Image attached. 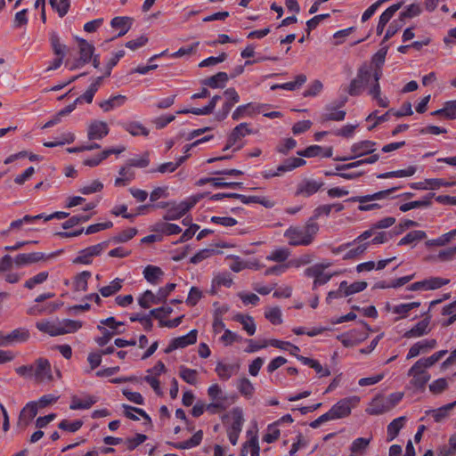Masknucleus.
Here are the masks:
<instances>
[{"label":"nucleus","mask_w":456,"mask_h":456,"mask_svg":"<svg viewBox=\"0 0 456 456\" xmlns=\"http://www.w3.org/2000/svg\"><path fill=\"white\" fill-rule=\"evenodd\" d=\"M407 376L411 378L409 387L420 392H423L426 389V386L431 379V375L428 371V369L419 361H416L409 369Z\"/></svg>","instance_id":"obj_1"},{"label":"nucleus","mask_w":456,"mask_h":456,"mask_svg":"<svg viewBox=\"0 0 456 456\" xmlns=\"http://www.w3.org/2000/svg\"><path fill=\"white\" fill-rule=\"evenodd\" d=\"M376 142L370 140H363L352 144L350 150L352 155L346 157H336V161H347L357 158L372 154L376 151Z\"/></svg>","instance_id":"obj_2"},{"label":"nucleus","mask_w":456,"mask_h":456,"mask_svg":"<svg viewBox=\"0 0 456 456\" xmlns=\"http://www.w3.org/2000/svg\"><path fill=\"white\" fill-rule=\"evenodd\" d=\"M224 96L225 101L224 102L222 108L216 114V119L218 121L224 120L228 117L233 106L240 100V95L234 87H229L224 90Z\"/></svg>","instance_id":"obj_3"},{"label":"nucleus","mask_w":456,"mask_h":456,"mask_svg":"<svg viewBox=\"0 0 456 456\" xmlns=\"http://www.w3.org/2000/svg\"><path fill=\"white\" fill-rule=\"evenodd\" d=\"M232 422L227 429V435L229 441L232 445H235L238 442L240 434L242 430L244 423L243 411L239 407H235L232 410Z\"/></svg>","instance_id":"obj_4"},{"label":"nucleus","mask_w":456,"mask_h":456,"mask_svg":"<svg viewBox=\"0 0 456 456\" xmlns=\"http://www.w3.org/2000/svg\"><path fill=\"white\" fill-rule=\"evenodd\" d=\"M373 234L372 229L367 230L360 234L352 243H357V247L349 249L343 256L344 260H350L363 254L370 245V242H366Z\"/></svg>","instance_id":"obj_5"},{"label":"nucleus","mask_w":456,"mask_h":456,"mask_svg":"<svg viewBox=\"0 0 456 456\" xmlns=\"http://www.w3.org/2000/svg\"><path fill=\"white\" fill-rule=\"evenodd\" d=\"M34 380L37 383L53 380L50 362L46 358H38L34 362Z\"/></svg>","instance_id":"obj_6"},{"label":"nucleus","mask_w":456,"mask_h":456,"mask_svg":"<svg viewBox=\"0 0 456 456\" xmlns=\"http://www.w3.org/2000/svg\"><path fill=\"white\" fill-rule=\"evenodd\" d=\"M29 338V331L25 328H18L10 333L0 332V346H7L13 343L26 342Z\"/></svg>","instance_id":"obj_7"},{"label":"nucleus","mask_w":456,"mask_h":456,"mask_svg":"<svg viewBox=\"0 0 456 456\" xmlns=\"http://www.w3.org/2000/svg\"><path fill=\"white\" fill-rule=\"evenodd\" d=\"M56 253L46 255L43 252H32V253H22L19 254L14 258V265L17 267H21L28 265H32L40 261H45L54 256Z\"/></svg>","instance_id":"obj_8"},{"label":"nucleus","mask_w":456,"mask_h":456,"mask_svg":"<svg viewBox=\"0 0 456 456\" xmlns=\"http://www.w3.org/2000/svg\"><path fill=\"white\" fill-rule=\"evenodd\" d=\"M196 341L197 330H191L188 334L172 339L167 347L165 349V353L169 354L178 348L186 347L190 345L195 344Z\"/></svg>","instance_id":"obj_9"},{"label":"nucleus","mask_w":456,"mask_h":456,"mask_svg":"<svg viewBox=\"0 0 456 456\" xmlns=\"http://www.w3.org/2000/svg\"><path fill=\"white\" fill-rule=\"evenodd\" d=\"M284 237L288 239L290 246H308L309 240L301 227L290 226L284 232Z\"/></svg>","instance_id":"obj_10"},{"label":"nucleus","mask_w":456,"mask_h":456,"mask_svg":"<svg viewBox=\"0 0 456 456\" xmlns=\"http://www.w3.org/2000/svg\"><path fill=\"white\" fill-rule=\"evenodd\" d=\"M437 342L436 339H423L413 344L409 349L406 359L410 360L417 357L421 354H427L430 350L436 348Z\"/></svg>","instance_id":"obj_11"},{"label":"nucleus","mask_w":456,"mask_h":456,"mask_svg":"<svg viewBox=\"0 0 456 456\" xmlns=\"http://www.w3.org/2000/svg\"><path fill=\"white\" fill-rule=\"evenodd\" d=\"M357 402L355 397H347L339 400L330 410L335 419L347 417L352 411V403Z\"/></svg>","instance_id":"obj_12"},{"label":"nucleus","mask_w":456,"mask_h":456,"mask_svg":"<svg viewBox=\"0 0 456 456\" xmlns=\"http://www.w3.org/2000/svg\"><path fill=\"white\" fill-rule=\"evenodd\" d=\"M323 185L324 183L321 181L304 179L297 184L295 194L297 196L310 197L316 193Z\"/></svg>","instance_id":"obj_13"},{"label":"nucleus","mask_w":456,"mask_h":456,"mask_svg":"<svg viewBox=\"0 0 456 456\" xmlns=\"http://www.w3.org/2000/svg\"><path fill=\"white\" fill-rule=\"evenodd\" d=\"M110 132L108 124L104 121L93 120L87 127V138L90 141L101 140Z\"/></svg>","instance_id":"obj_14"},{"label":"nucleus","mask_w":456,"mask_h":456,"mask_svg":"<svg viewBox=\"0 0 456 456\" xmlns=\"http://www.w3.org/2000/svg\"><path fill=\"white\" fill-rule=\"evenodd\" d=\"M240 368V365L238 362L224 363L222 362H218L216 365L215 371L221 380L226 381L233 375H236L239 372Z\"/></svg>","instance_id":"obj_15"},{"label":"nucleus","mask_w":456,"mask_h":456,"mask_svg":"<svg viewBox=\"0 0 456 456\" xmlns=\"http://www.w3.org/2000/svg\"><path fill=\"white\" fill-rule=\"evenodd\" d=\"M196 203V201H182L179 204L170 208L164 216L165 220H176L183 216Z\"/></svg>","instance_id":"obj_16"},{"label":"nucleus","mask_w":456,"mask_h":456,"mask_svg":"<svg viewBox=\"0 0 456 456\" xmlns=\"http://www.w3.org/2000/svg\"><path fill=\"white\" fill-rule=\"evenodd\" d=\"M400 188H401V186H395V187H392L387 190L379 191L373 194L352 197V198L348 199L347 201L366 203V202L372 201V200H380L387 198L391 193H393L394 191H397Z\"/></svg>","instance_id":"obj_17"},{"label":"nucleus","mask_w":456,"mask_h":456,"mask_svg":"<svg viewBox=\"0 0 456 456\" xmlns=\"http://www.w3.org/2000/svg\"><path fill=\"white\" fill-rule=\"evenodd\" d=\"M260 112L259 106L253 102L239 105L232 112V118L235 121L248 117H253L256 113Z\"/></svg>","instance_id":"obj_18"},{"label":"nucleus","mask_w":456,"mask_h":456,"mask_svg":"<svg viewBox=\"0 0 456 456\" xmlns=\"http://www.w3.org/2000/svg\"><path fill=\"white\" fill-rule=\"evenodd\" d=\"M367 335L360 332L357 330H352L345 334H342L338 337V339L342 343V345L346 347H353L363 340H365Z\"/></svg>","instance_id":"obj_19"},{"label":"nucleus","mask_w":456,"mask_h":456,"mask_svg":"<svg viewBox=\"0 0 456 456\" xmlns=\"http://www.w3.org/2000/svg\"><path fill=\"white\" fill-rule=\"evenodd\" d=\"M208 395L211 401L232 404L235 402V395H228L223 392L218 384H213L208 388Z\"/></svg>","instance_id":"obj_20"},{"label":"nucleus","mask_w":456,"mask_h":456,"mask_svg":"<svg viewBox=\"0 0 456 456\" xmlns=\"http://www.w3.org/2000/svg\"><path fill=\"white\" fill-rule=\"evenodd\" d=\"M77 43L79 49L78 67L90 62L94 52V46L84 38H77Z\"/></svg>","instance_id":"obj_21"},{"label":"nucleus","mask_w":456,"mask_h":456,"mask_svg":"<svg viewBox=\"0 0 456 456\" xmlns=\"http://www.w3.org/2000/svg\"><path fill=\"white\" fill-rule=\"evenodd\" d=\"M306 161L302 158H288L275 170L276 177L281 176L286 172H290L297 167L305 165Z\"/></svg>","instance_id":"obj_22"},{"label":"nucleus","mask_w":456,"mask_h":456,"mask_svg":"<svg viewBox=\"0 0 456 456\" xmlns=\"http://www.w3.org/2000/svg\"><path fill=\"white\" fill-rule=\"evenodd\" d=\"M253 134V130L249 127V124L246 122L237 125L229 134L230 144H236L240 139L248 134Z\"/></svg>","instance_id":"obj_23"},{"label":"nucleus","mask_w":456,"mask_h":456,"mask_svg":"<svg viewBox=\"0 0 456 456\" xmlns=\"http://www.w3.org/2000/svg\"><path fill=\"white\" fill-rule=\"evenodd\" d=\"M133 19L126 16L114 17L110 21V26L113 28L119 29L118 37L125 36L131 28Z\"/></svg>","instance_id":"obj_24"},{"label":"nucleus","mask_w":456,"mask_h":456,"mask_svg":"<svg viewBox=\"0 0 456 456\" xmlns=\"http://www.w3.org/2000/svg\"><path fill=\"white\" fill-rule=\"evenodd\" d=\"M429 319L425 318L419 322L414 327L407 330L403 337L406 338H419L429 333Z\"/></svg>","instance_id":"obj_25"},{"label":"nucleus","mask_w":456,"mask_h":456,"mask_svg":"<svg viewBox=\"0 0 456 456\" xmlns=\"http://www.w3.org/2000/svg\"><path fill=\"white\" fill-rule=\"evenodd\" d=\"M83 322L70 319H63L57 323L58 336L68 333H74L81 329Z\"/></svg>","instance_id":"obj_26"},{"label":"nucleus","mask_w":456,"mask_h":456,"mask_svg":"<svg viewBox=\"0 0 456 456\" xmlns=\"http://www.w3.org/2000/svg\"><path fill=\"white\" fill-rule=\"evenodd\" d=\"M103 77H96L95 80L89 86L87 90L76 99V102L82 103L83 102H86V103H91L95 93L98 91L102 85Z\"/></svg>","instance_id":"obj_27"},{"label":"nucleus","mask_w":456,"mask_h":456,"mask_svg":"<svg viewBox=\"0 0 456 456\" xmlns=\"http://www.w3.org/2000/svg\"><path fill=\"white\" fill-rule=\"evenodd\" d=\"M126 96L122 94H118L111 96L108 100H104L99 103L100 108L104 112H109L115 108L121 107L125 104L126 102Z\"/></svg>","instance_id":"obj_28"},{"label":"nucleus","mask_w":456,"mask_h":456,"mask_svg":"<svg viewBox=\"0 0 456 456\" xmlns=\"http://www.w3.org/2000/svg\"><path fill=\"white\" fill-rule=\"evenodd\" d=\"M229 77L227 73L220 71L214 76H211L202 81L204 86L210 88H224L227 83Z\"/></svg>","instance_id":"obj_29"},{"label":"nucleus","mask_w":456,"mask_h":456,"mask_svg":"<svg viewBox=\"0 0 456 456\" xmlns=\"http://www.w3.org/2000/svg\"><path fill=\"white\" fill-rule=\"evenodd\" d=\"M427 238V233L421 230L408 232L398 241V246L411 245L412 248L420 240Z\"/></svg>","instance_id":"obj_30"},{"label":"nucleus","mask_w":456,"mask_h":456,"mask_svg":"<svg viewBox=\"0 0 456 456\" xmlns=\"http://www.w3.org/2000/svg\"><path fill=\"white\" fill-rule=\"evenodd\" d=\"M37 414V403L36 402L28 403L20 411L19 421H24L28 425Z\"/></svg>","instance_id":"obj_31"},{"label":"nucleus","mask_w":456,"mask_h":456,"mask_svg":"<svg viewBox=\"0 0 456 456\" xmlns=\"http://www.w3.org/2000/svg\"><path fill=\"white\" fill-rule=\"evenodd\" d=\"M325 113L322 116V121H342L345 119L346 111L338 110V106H334L332 104L327 105L325 107Z\"/></svg>","instance_id":"obj_32"},{"label":"nucleus","mask_w":456,"mask_h":456,"mask_svg":"<svg viewBox=\"0 0 456 456\" xmlns=\"http://www.w3.org/2000/svg\"><path fill=\"white\" fill-rule=\"evenodd\" d=\"M92 273L89 271H83L74 277L73 288L75 291L85 292L88 288V280Z\"/></svg>","instance_id":"obj_33"},{"label":"nucleus","mask_w":456,"mask_h":456,"mask_svg":"<svg viewBox=\"0 0 456 456\" xmlns=\"http://www.w3.org/2000/svg\"><path fill=\"white\" fill-rule=\"evenodd\" d=\"M123 128L133 136H148L149 129L138 121H130L123 125Z\"/></svg>","instance_id":"obj_34"},{"label":"nucleus","mask_w":456,"mask_h":456,"mask_svg":"<svg viewBox=\"0 0 456 456\" xmlns=\"http://www.w3.org/2000/svg\"><path fill=\"white\" fill-rule=\"evenodd\" d=\"M164 274L160 267L155 265H147L143 270L145 280L153 285L159 283L160 277Z\"/></svg>","instance_id":"obj_35"},{"label":"nucleus","mask_w":456,"mask_h":456,"mask_svg":"<svg viewBox=\"0 0 456 456\" xmlns=\"http://www.w3.org/2000/svg\"><path fill=\"white\" fill-rule=\"evenodd\" d=\"M96 402V398L91 395H88L84 399H79L77 396H73L69 408L71 410H86L91 408Z\"/></svg>","instance_id":"obj_36"},{"label":"nucleus","mask_w":456,"mask_h":456,"mask_svg":"<svg viewBox=\"0 0 456 456\" xmlns=\"http://www.w3.org/2000/svg\"><path fill=\"white\" fill-rule=\"evenodd\" d=\"M306 81V76L304 74L297 75L296 77L295 81L287 82L284 84H276L271 86L272 90H276L278 88L289 90V91H294L297 88H299L302 85H304Z\"/></svg>","instance_id":"obj_37"},{"label":"nucleus","mask_w":456,"mask_h":456,"mask_svg":"<svg viewBox=\"0 0 456 456\" xmlns=\"http://www.w3.org/2000/svg\"><path fill=\"white\" fill-rule=\"evenodd\" d=\"M417 168L414 166H410L406 169H400L395 171H390L381 173L377 175L379 179H387L392 177H409L412 176L416 173Z\"/></svg>","instance_id":"obj_38"},{"label":"nucleus","mask_w":456,"mask_h":456,"mask_svg":"<svg viewBox=\"0 0 456 456\" xmlns=\"http://www.w3.org/2000/svg\"><path fill=\"white\" fill-rule=\"evenodd\" d=\"M237 389L241 395L249 399L255 393V387L252 382L246 377L240 378L237 380Z\"/></svg>","instance_id":"obj_39"},{"label":"nucleus","mask_w":456,"mask_h":456,"mask_svg":"<svg viewBox=\"0 0 456 456\" xmlns=\"http://www.w3.org/2000/svg\"><path fill=\"white\" fill-rule=\"evenodd\" d=\"M405 417H399L393 419L387 426L388 441L394 440L399 434L405 423Z\"/></svg>","instance_id":"obj_40"},{"label":"nucleus","mask_w":456,"mask_h":456,"mask_svg":"<svg viewBox=\"0 0 456 456\" xmlns=\"http://www.w3.org/2000/svg\"><path fill=\"white\" fill-rule=\"evenodd\" d=\"M233 320L240 322L243 326V330H245L249 336L255 334L256 324L254 319L251 316L237 314L233 317Z\"/></svg>","instance_id":"obj_41"},{"label":"nucleus","mask_w":456,"mask_h":456,"mask_svg":"<svg viewBox=\"0 0 456 456\" xmlns=\"http://www.w3.org/2000/svg\"><path fill=\"white\" fill-rule=\"evenodd\" d=\"M50 43L53 52L56 56L65 57L67 53V46L61 43L58 34L54 31L50 33Z\"/></svg>","instance_id":"obj_42"},{"label":"nucleus","mask_w":456,"mask_h":456,"mask_svg":"<svg viewBox=\"0 0 456 456\" xmlns=\"http://www.w3.org/2000/svg\"><path fill=\"white\" fill-rule=\"evenodd\" d=\"M389 410V405H387L385 399L376 398L372 401L370 406L367 409V411L371 415H379Z\"/></svg>","instance_id":"obj_43"},{"label":"nucleus","mask_w":456,"mask_h":456,"mask_svg":"<svg viewBox=\"0 0 456 456\" xmlns=\"http://www.w3.org/2000/svg\"><path fill=\"white\" fill-rule=\"evenodd\" d=\"M388 46L381 47L371 59V64L374 65L373 72H382V66L385 62Z\"/></svg>","instance_id":"obj_44"},{"label":"nucleus","mask_w":456,"mask_h":456,"mask_svg":"<svg viewBox=\"0 0 456 456\" xmlns=\"http://www.w3.org/2000/svg\"><path fill=\"white\" fill-rule=\"evenodd\" d=\"M123 280L116 278L109 285L102 287L99 291L104 297H110L118 292L122 288Z\"/></svg>","instance_id":"obj_45"},{"label":"nucleus","mask_w":456,"mask_h":456,"mask_svg":"<svg viewBox=\"0 0 456 456\" xmlns=\"http://www.w3.org/2000/svg\"><path fill=\"white\" fill-rule=\"evenodd\" d=\"M122 408L124 409V415L126 418H128L132 420H138L139 419L138 417L134 414V412H136L139 415H141L144 419L151 422L150 416L142 409L136 408V407H134V406H131L128 404H125V403L122 405Z\"/></svg>","instance_id":"obj_46"},{"label":"nucleus","mask_w":456,"mask_h":456,"mask_svg":"<svg viewBox=\"0 0 456 456\" xmlns=\"http://www.w3.org/2000/svg\"><path fill=\"white\" fill-rule=\"evenodd\" d=\"M138 303L141 307L147 309L151 304L158 305L160 304V300L158 298V294L152 293L151 290H146L138 299Z\"/></svg>","instance_id":"obj_47"},{"label":"nucleus","mask_w":456,"mask_h":456,"mask_svg":"<svg viewBox=\"0 0 456 456\" xmlns=\"http://www.w3.org/2000/svg\"><path fill=\"white\" fill-rule=\"evenodd\" d=\"M456 406V401L448 404H445L436 410L432 411V417L436 422H441L446 419L449 415V411Z\"/></svg>","instance_id":"obj_48"},{"label":"nucleus","mask_w":456,"mask_h":456,"mask_svg":"<svg viewBox=\"0 0 456 456\" xmlns=\"http://www.w3.org/2000/svg\"><path fill=\"white\" fill-rule=\"evenodd\" d=\"M315 220L316 218L311 216L305 223V225L302 228L303 232L307 237V240H309L310 244L313 242L314 236L319 231V225Z\"/></svg>","instance_id":"obj_49"},{"label":"nucleus","mask_w":456,"mask_h":456,"mask_svg":"<svg viewBox=\"0 0 456 456\" xmlns=\"http://www.w3.org/2000/svg\"><path fill=\"white\" fill-rule=\"evenodd\" d=\"M449 384L447 379L444 378H439L429 384L428 389L432 395H438L447 390Z\"/></svg>","instance_id":"obj_50"},{"label":"nucleus","mask_w":456,"mask_h":456,"mask_svg":"<svg viewBox=\"0 0 456 456\" xmlns=\"http://www.w3.org/2000/svg\"><path fill=\"white\" fill-rule=\"evenodd\" d=\"M456 236V228L443 234L437 239L429 240L426 241L428 247L432 246H444L449 243Z\"/></svg>","instance_id":"obj_51"},{"label":"nucleus","mask_w":456,"mask_h":456,"mask_svg":"<svg viewBox=\"0 0 456 456\" xmlns=\"http://www.w3.org/2000/svg\"><path fill=\"white\" fill-rule=\"evenodd\" d=\"M447 350H440L434 353L428 357L420 358L418 361L428 370L434 366L438 361H440L446 354Z\"/></svg>","instance_id":"obj_52"},{"label":"nucleus","mask_w":456,"mask_h":456,"mask_svg":"<svg viewBox=\"0 0 456 456\" xmlns=\"http://www.w3.org/2000/svg\"><path fill=\"white\" fill-rule=\"evenodd\" d=\"M447 350H440L434 353L428 357L420 358L418 361L428 370L434 366L438 361H440L446 354Z\"/></svg>","instance_id":"obj_53"},{"label":"nucleus","mask_w":456,"mask_h":456,"mask_svg":"<svg viewBox=\"0 0 456 456\" xmlns=\"http://www.w3.org/2000/svg\"><path fill=\"white\" fill-rule=\"evenodd\" d=\"M447 350H440L434 353L428 357L420 358L418 361L428 370L434 366L438 361H440L446 354Z\"/></svg>","instance_id":"obj_54"},{"label":"nucleus","mask_w":456,"mask_h":456,"mask_svg":"<svg viewBox=\"0 0 456 456\" xmlns=\"http://www.w3.org/2000/svg\"><path fill=\"white\" fill-rule=\"evenodd\" d=\"M423 282L425 283L424 290H432L448 284L450 280L441 277H431L423 280Z\"/></svg>","instance_id":"obj_55"},{"label":"nucleus","mask_w":456,"mask_h":456,"mask_svg":"<svg viewBox=\"0 0 456 456\" xmlns=\"http://www.w3.org/2000/svg\"><path fill=\"white\" fill-rule=\"evenodd\" d=\"M48 277V272H40L35 276L28 279L24 283V287L28 289H33L37 285L44 283Z\"/></svg>","instance_id":"obj_56"},{"label":"nucleus","mask_w":456,"mask_h":456,"mask_svg":"<svg viewBox=\"0 0 456 456\" xmlns=\"http://www.w3.org/2000/svg\"><path fill=\"white\" fill-rule=\"evenodd\" d=\"M179 375L183 381L190 385H195L197 383L198 372L196 370L181 366Z\"/></svg>","instance_id":"obj_57"},{"label":"nucleus","mask_w":456,"mask_h":456,"mask_svg":"<svg viewBox=\"0 0 456 456\" xmlns=\"http://www.w3.org/2000/svg\"><path fill=\"white\" fill-rule=\"evenodd\" d=\"M289 256V251L288 248H281L272 251L267 256L266 259L269 261H273L277 263L284 264L288 257Z\"/></svg>","instance_id":"obj_58"},{"label":"nucleus","mask_w":456,"mask_h":456,"mask_svg":"<svg viewBox=\"0 0 456 456\" xmlns=\"http://www.w3.org/2000/svg\"><path fill=\"white\" fill-rule=\"evenodd\" d=\"M36 327L42 332L47 333L52 337L58 336L57 323L49 321H41L36 323Z\"/></svg>","instance_id":"obj_59"},{"label":"nucleus","mask_w":456,"mask_h":456,"mask_svg":"<svg viewBox=\"0 0 456 456\" xmlns=\"http://www.w3.org/2000/svg\"><path fill=\"white\" fill-rule=\"evenodd\" d=\"M49 4L58 15L63 18L69 12L70 0H60V3H57V0H49Z\"/></svg>","instance_id":"obj_60"},{"label":"nucleus","mask_w":456,"mask_h":456,"mask_svg":"<svg viewBox=\"0 0 456 456\" xmlns=\"http://www.w3.org/2000/svg\"><path fill=\"white\" fill-rule=\"evenodd\" d=\"M356 77L363 86L370 85L373 81V71L370 67L363 65L358 69Z\"/></svg>","instance_id":"obj_61"},{"label":"nucleus","mask_w":456,"mask_h":456,"mask_svg":"<svg viewBox=\"0 0 456 456\" xmlns=\"http://www.w3.org/2000/svg\"><path fill=\"white\" fill-rule=\"evenodd\" d=\"M403 6V3H396L386 9L379 16V22L382 24H387L395 13Z\"/></svg>","instance_id":"obj_62"},{"label":"nucleus","mask_w":456,"mask_h":456,"mask_svg":"<svg viewBox=\"0 0 456 456\" xmlns=\"http://www.w3.org/2000/svg\"><path fill=\"white\" fill-rule=\"evenodd\" d=\"M265 317L274 325H278L282 322L281 311L277 306L267 309L265 313Z\"/></svg>","instance_id":"obj_63"},{"label":"nucleus","mask_w":456,"mask_h":456,"mask_svg":"<svg viewBox=\"0 0 456 456\" xmlns=\"http://www.w3.org/2000/svg\"><path fill=\"white\" fill-rule=\"evenodd\" d=\"M456 452V433L453 434L449 439V446L440 448L438 456L453 455Z\"/></svg>","instance_id":"obj_64"}]
</instances>
